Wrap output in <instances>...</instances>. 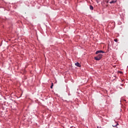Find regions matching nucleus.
<instances>
[{"instance_id":"obj_2","label":"nucleus","mask_w":128,"mask_h":128,"mask_svg":"<svg viewBox=\"0 0 128 128\" xmlns=\"http://www.w3.org/2000/svg\"><path fill=\"white\" fill-rule=\"evenodd\" d=\"M75 66H78V68H80V66H82L80 63H78V62L75 63Z\"/></svg>"},{"instance_id":"obj_3","label":"nucleus","mask_w":128,"mask_h":128,"mask_svg":"<svg viewBox=\"0 0 128 128\" xmlns=\"http://www.w3.org/2000/svg\"><path fill=\"white\" fill-rule=\"evenodd\" d=\"M97 56L100 60L102 58V54H99Z\"/></svg>"},{"instance_id":"obj_11","label":"nucleus","mask_w":128,"mask_h":128,"mask_svg":"<svg viewBox=\"0 0 128 128\" xmlns=\"http://www.w3.org/2000/svg\"><path fill=\"white\" fill-rule=\"evenodd\" d=\"M120 74H122V72H120Z\"/></svg>"},{"instance_id":"obj_1","label":"nucleus","mask_w":128,"mask_h":128,"mask_svg":"<svg viewBox=\"0 0 128 128\" xmlns=\"http://www.w3.org/2000/svg\"><path fill=\"white\" fill-rule=\"evenodd\" d=\"M104 54V52L102 51V50H98V51H96V54Z\"/></svg>"},{"instance_id":"obj_5","label":"nucleus","mask_w":128,"mask_h":128,"mask_svg":"<svg viewBox=\"0 0 128 128\" xmlns=\"http://www.w3.org/2000/svg\"><path fill=\"white\" fill-rule=\"evenodd\" d=\"M116 0H112L110 2V4H116Z\"/></svg>"},{"instance_id":"obj_8","label":"nucleus","mask_w":128,"mask_h":128,"mask_svg":"<svg viewBox=\"0 0 128 128\" xmlns=\"http://www.w3.org/2000/svg\"><path fill=\"white\" fill-rule=\"evenodd\" d=\"M52 86H54V84L52 83V85L50 86V88H52Z\"/></svg>"},{"instance_id":"obj_7","label":"nucleus","mask_w":128,"mask_h":128,"mask_svg":"<svg viewBox=\"0 0 128 128\" xmlns=\"http://www.w3.org/2000/svg\"><path fill=\"white\" fill-rule=\"evenodd\" d=\"M90 8L91 10H94V7L92 6H90Z\"/></svg>"},{"instance_id":"obj_10","label":"nucleus","mask_w":128,"mask_h":128,"mask_svg":"<svg viewBox=\"0 0 128 128\" xmlns=\"http://www.w3.org/2000/svg\"><path fill=\"white\" fill-rule=\"evenodd\" d=\"M105 2H106V4H108V0H106Z\"/></svg>"},{"instance_id":"obj_12","label":"nucleus","mask_w":128,"mask_h":128,"mask_svg":"<svg viewBox=\"0 0 128 128\" xmlns=\"http://www.w3.org/2000/svg\"><path fill=\"white\" fill-rule=\"evenodd\" d=\"M106 6H108V5H106Z\"/></svg>"},{"instance_id":"obj_9","label":"nucleus","mask_w":128,"mask_h":128,"mask_svg":"<svg viewBox=\"0 0 128 128\" xmlns=\"http://www.w3.org/2000/svg\"><path fill=\"white\" fill-rule=\"evenodd\" d=\"M114 42H118V39H114Z\"/></svg>"},{"instance_id":"obj_4","label":"nucleus","mask_w":128,"mask_h":128,"mask_svg":"<svg viewBox=\"0 0 128 128\" xmlns=\"http://www.w3.org/2000/svg\"><path fill=\"white\" fill-rule=\"evenodd\" d=\"M94 60H100V59L97 56L94 57Z\"/></svg>"},{"instance_id":"obj_6","label":"nucleus","mask_w":128,"mask_h":128,"mask_svg":"<svg viewBox=\"0 0 128 128\" xmlns=\"http://www.w3.org/2000/svg\"><path fill=\"white\" fill-rule=\"evenodd\" d=\"M116 122V125H112V126L114 128H116V126H118V123Z\"/></svg>"}]
</instances>
